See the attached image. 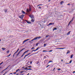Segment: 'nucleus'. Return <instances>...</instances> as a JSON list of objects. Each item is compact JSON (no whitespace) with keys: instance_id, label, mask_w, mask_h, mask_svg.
Here are the masks:
<instances>
[{"instance_id":"obj_58","label":"nucleus","mask_w":75,"mask_h":75,"mask_svg":"<svg viewBox=\"0 0 75 75\" xmlns=\"http://www.w3.org/2000/svg\"><path fill=\"white\" fill-rule=\"evenodd\" d=\"M40 6H42V4H39Z\"/></svg>"},{"instance_id":"obj_29","label":"nucleus","mask_w":75,"mask_h":75,"mask_svg":"<svg viewBox=\"0 0 75 75\" xmlns=\"http://www.w3.org/2000/svg\"><path fill=\"white\" fill-rule=\"evenodd\" d=\"M18 71H20V69H18L17 70H16V72H18Z\"/></svg>"},{"instance_id":"obj_59","label":"nucleus","mask_w":75,"mask_h":75,"mask_svg":"<svg viewBox=\"0 0 75 75\" xmlns=\"http://www.w3.org/2000/svg\"><path fill=\"white\" fill-rule=\"evenodd\" d=\"M40 6V4L38 5L37 6V7H38V6Z\"/></svg>"},{"instance_id":"obj_33","label":"nucleus","mask_w":75,"mask_h":75,"mask_svg":"<svg viewBox=\"0 0 75 75\" xmlns=\"http://www.w3.org/2000/svg\"><path fill=\"white\" fill-rule=\"evenodd\" d=\"M57 28H54V29L53 30H57Z\"/></svg>"},{"instance_id":"obj_31","label":"nucleus","mask_w":75,"mask_h":75,"mask_svg":"<svg viewBox=\"0 0 75 75\" xmlns=\"http://www.w3.org/2000/svg\"><path fill=\"white\" fill-rule=\"evenodd\" d=\"M9 52V50H8L7 52H7V53H8Z\"/></svg>"},{"instance_id":"obj_57","label":"nucleus","mask_w":75,"mask_h":75,"mask_svg":"<svg viewBox=\"0 0 75 75\" xmlns=\"http://www.w3.org/2000/svg\"><path fill=\"white\" fill-rule=\"evenodd\" d=\"M73 74H74V73H75V71H74L73 72Z\"/></svg>"},{"instance_id":"obj_39","label":"nucleus","mask_w":75,"mask_h":75,"mask_svg":"<svg viewBox=\"0 0 75 75\" xmlns=\"http://www.w3.org/2000/svg\"><path fill=\"white\" fill-rule=\"evenodd\" d=\"M5 70H6V69H4L3 71H2V72H1V73H2V72H3L4 71H5Z\"/></svg>"},{"instance_id":"obj_41","label":"nucleus","mask_w":75,"mask_h":75,"mask_svg":"<svg viewBox=\"0 0 75 75\" xmlns=\"http://www.w3.org/2000/svg\"><path fill=\"white\" fill-rule=\"evenodd\" d=\"M20 75H24V74H22L21 73V74H20Z\"/></svg>"},{"instance_id":"obj_4","label":"nucleus","mask_w":75,"mask_h":75,"mask_svg":"<svg viewBox=\"0 0 75 75\" xmlns=\"http://www.w3.org/2000/svg\"><path fill=\"white\" fill-rule=\"evenodd\" d=\"M24 15H21L19 16V18H21V19H23V18H24Z\"/></svg>"},{"instance_id":"obj_43","label":"nucleus","mask_w":75,"mask_h":75,"mask_svg":"<svg viewBox=\"0 0 75 75\" xmlns=\"http://www.w3.org/2000/svg\"><path fill=\"white\" fill-rule=\"evenodd\" d=\"M25 72V71H21V72H20V73H23V72Z\"/></svg>"},{"instance_id":"obj_53","label":"nucleus","mask_w":75,"mask_h":75,"mask_svg":"<svg viewBox=\"0 0 75 75\" xmlns=\"http://www.w3.org/2000/svg\"><path fill=\"white\" fill-rule=\"evenodd\" d=\"M39 8L40 9H41V7L40 6H39Z\"/></svg>"},{"instance_id":"obj_24","label":"nucleus","mask_w":75,"mask_h":75,"mask_svg":"<svg viewBox=\"0 0 75 75\" xmlns=\"http://www.w3.org/2000/svg\"><path fill=\"white\" fill-rule=\"evenodd\" d=\"M73 56H74V55L72 54L71 56V58H72L73 57Z\"/></svg>"},{"instance_id":"obj_14","label":"nucleus","mask_w":75,"mask_h":75,"mask_svg":"<svg viewBox=\"0 0 75 75\" xmlns=\"http://www.w3.org/2000/svg\"><path fill=\"white\" fill-rule=\"evenodd\" d=\"M2 50L3 51H4V50H6V49L4 47H2Z\"/></svg>"},{"instance_id":"obj_62","label":"nucleus","mask_w":75,"mask_h":75,"mask_svg":"<svg viewBox=\"0 0 75 75\" xmlns=\"http://www.w3.org/2000/svg\"><path fill=\"white\" fill-rule=\"evenodd\" d=\"M29 74H30V73H28V74H27V75H29Z\"/></svg>"},{"instance_id":"obj_21","label":"nucleus","mask_w":75,"mask_h":75,"mask_svg":"<svg viewBox=\"0 0 75 75\" xmlns=\"http://www.w3.org/2000/svg\"><path fill=\"white\" fill-rule=\"evenodd\" d=\"M11 54H10L6 56V57H10L11 56Z\"/></svg>"},{"instance_id":"obj_48","label":"nucleus","mask_w":75,"mask_h":75,"mask_svg":"<svg viewBox=\"0 0 75 75\" xmlns=\"http://www.w3.org/2000/svg\"><path fill=\"white\" fill-rule=\"evenodd\" d=\"M12 74H13L12 73H10L9 74V75H12Z\"/></svg>"},{"instance_id":"obj_40","label":"nucleus","mask_w":75,"mask_h":75,"mask_svg":"<svg viewBox=\"0 0 75 75\" xmlns=\"http://www.w3.org/2000/svg\"><path fill=\"white\" fill-rule=\"evenodd\" d=\"M5 70H6V69H4L3 71H2V72H1V73H2V72H3L4 71H5Z\"/></svg>"},{"instance_id":"obj_2","label":"nucleus","mask_w":75,"mask_h":75,"mask_svg":"<svg viewBox=\"0 0 75 75\" xmlns=\"http://www.w3.org/2000/svg\"><path fill=\"white\" fill-rule=\"evenodd\" d=\"M24 50H25V48H23V49L21 50L19 52H18V53L16 54V57H17L18 56L19 54H20V52H21V51H23Z\"/></svg>"},{"instance_id":"obj_50","label":"nucleus","mask_w":75,"mask_h":75,"mask_svg":"<svg viewBox=\"0 0 75 75\" xmlns=\"http://www.w3.org/2000/svg\"><path fill=\"white\" fill-rule=\"evenodd\" d=\"M30 54H31V53H30L28 54V55H30Z\"/></svg>"},{"instance_id":"obj_44","label":"nucleus","mask_w":75,"mask_h":75,"mask_svg":"<svg viewBox=\"0 0 75 75\" xmlns=\"http://www.w3.org/2000/svg\"><path fill=\"white\" fill-rule=\"evenodd\" d=\"M49 37V35L46 36V37Z\"/></svg>"},{"instance_id":"obj_10","label":"nucleus","mask_w":75,"mask_h":75,"mask_svg":"<svg viewBox=\"0 0 75 75\" xmlns=\"http://www.w3.org/2000/svg\"><path fill=\"white\" fill-rule=\"evenodd\" d=\"M8 10V9L6 8V9L4 10V11L5 13H7V12Z\"/></svg>"},{"instance_id":"obj_46","label":"nucleus","mask_w":75,"mask_h":75,"mask_svg":"<svg viewBox=\"0 0 75 75\" xmlns=\"http://www.w3.org/2000/svg\"><path fill=\"white\" fill-rule=\"evenodd\" d=\"M33 51H34L33 50H32V51L30 52H32V53H33Z\"/></svg>"},{"instance_id":"obj_25","label":"nucleus","mask_w":75,"mask_h":75,"mask_svg":"<svg viewBox=\"0 0 75 75\" xmlns=\"http://www.w3.org/2000/svg\"><path fill=\"white\" fill-rule=\"evenodd\" d=\"M50 62H52V60H51V61H49V62H48V64H49V63H50Z\"/></svg>"},{"instance_id":"obj_42","label":"nucleus","mask_w":75,"mask_h":75,"mask_svg":"<svg viewBox=\"0 0 75 75\" xmlns=\"http://www.w3.org/2000/svg\"><path fill=\"white\" fill-rule=\"evenodd\" d=\"M50 66V65H49L48 66H47L46 67L47 68L48 67Z\"/></svg>"},{"instance_id":"obj_45","label":"nucleus","mask_w":75,"mask_h":75,"mask_svg":"<svg viewBox=\"0 0 75 75\" xmlns=\"http://www.w3.org/2000/svg\"><path fill=\"white\" fill-rule=\"evenodd\" d=\"M3 62H2L1 63V64H3Z\"/></svg>"},{"instance_id":"obj_5","label":"nucleus","mask_w":75,"mask_h":75,"mask_svg":"<svg viewBox=\"0 0 75 75\" xmlns=\"http://www.w3.org/2000/svg\"><path fill=\"white\" fill-rule=\"evenodd\" d=\"M28 51H29V50H28L25 52L21 56V57H23V56H24V54H25V53L27 52Z\"/></svg>"},{"instance_id":"obj_52","label":"nucleus","mask_w":75,"mask_h":75,"mask_svg":"<svg viewBox=\"0 0 75 75\" xmlns=\"http://www.w3.org/2000/svg\"><path fill=\"white\" fill-rule=\"evenodd\" d=\"M48 2H50V1H51V0H49L48 1Z\"/></svg>"},{"instance_id":"obj_30","label":"nucleus","mask_w":75,"mask_h":75,"mask_svg":"<svg viewBox=\"0 0 75 75\" xmlns=\"http://www.w3.org/2000/svg\"><path fill=\"white\" fill-rule=\"evenodd\" d=\"M19 50V49H18L17 50V51L16 52V53H17V52H18V51Z\"/></svg>"},{"instance_id":"obj_19","label":"nucleus","mask_w":75,"mask_h":75,"mask_svg":"<svg viewBox=\"0 0 75 75\" xmlns=\"http://www.w3.org/2000/svg\"><path fill=\"white\" fill-rule=\"evenodd\" d=\"M28 54L27 55H26L25 56V57H24V59H25V57H27V56H28Z\"/></svg>"},{"instance_id":"obj_27","label":"nucleus","mask_w":75,"mask_h":75,"mask_svg":"<svg viewBox=\"0 0 75 75\" xmlns=\"http://www.w3.org/2000/svg\"><path fill=\"white\" fill-rule=\"evenodd\" d=\"M48 52H52V50H49L47 51Z\"/></svg>"},{"instance_id":"obj_18","label":"nucleus","mask_w":75,"mask_h":75,"mask_svg":"<svg viewBox=\"0 0 75 75\" xmlns=\"http://www.w3.org/2000/svg\"><path fill=\"white\" fill-rule=\"evenodd\" d=\"M22 13H23L24 14H25V12H24V11H22Z\"/></svg>"},{"instance_id":"obj_64","label":"nucleus","mask_w":75,"mask_h":75,"mask_svg":"<svg viewBox=\"0 0 75 75\" xmlns=\"http://www.w3.org/2000/svg\"><path fill=\"white\" fill-rule=\"evenodd\" d=\"M5 74H6V73H4L3 75H4Z\"/></svg>"},{"instance_id":"obj_17","label":"nucleus","mask_w":75,"mask_h":75,"mask_svg":"<svg viewBox=\"0 0 75 75\" xmlns=\"http://www.w3.org/2000/svg\"><path fill=\"white\" fill-rule=\"evenodd\" d=\"M70 33H71V31H69L68 33H67V35H69V34H70Z\"/></svg>"},{"instance_id":"obj_15","label":"nucleus","mask_w":75,"mask_h":75,"mask_svg":"<svg viewBox=\"0 0 75 75\" xmlns=\"http://www.w3.org/2000/svg\"><path fill=\"white\" fill-rule=\"evenodd\" d=\"M64 3V2L63 1H62L60 2V4H62V3Z\"/></svg>"},{"instance_id":"obj_1","label":"nucleus","mask_w":75,"mask_h":75,"mask_svg":"<svg viewBox=\"0 0 75 75\" xmlns=\"http://www.w3.org/2000/svg\"><path fill=\"white\" fill-rule=\"evenodd\" d=\"M31 10H32V9H31V7L30 6H29V9H27L26 12H27V13H29V12H30V11H31Z\"/></svg>"},{"instance_id":"obj_49","label":"nucleus","mask_w":75,"mask_h":75,"mask_svg":"<svg viewBox=\"0 0 75 75\" xmlns=\"http://www.w3.org/2000/svg\"><path fill=\"white\" fill-rule=\"evenodd\" d=\"M33 49H34V47H32V48L31 49L33 50Z\"/></svg>"},{"instance_id":"obj_9","label":"nucleus","mask_w":75,"mask_h":75,"mask_svg":"<svg viewBox=\"0 0 75 75\" xmlns=\"http://www.w3.org/2000/svg\"><path fill=\"white\" fill-rule=\"evenodd\" d=\"M29 17H30V18H33L34 17H33V15H29Z\"/></svg>"},{"instance_id":"obj_61","label":"nucleus","mask_w":75,"mask_h":75,"mask_svg":"<svg viewBox=\"0 0 75 75\" xmlns=\"http://www.w3.org/2000/svg\"><path fill=\"white\" fill-rule=\"evenodd\" d=\"M67 5H70V4H67Z\"/></svg>"},{"instance_id":"obj_20","label":"nucleus","mask_w":75,"mask_h":75,"mask_svg":"<svg viewBox=\"0 0 75 75\" xmlns=\"http://www.w3.org/2000/svg\"><path fill=\"white\" fill-rule=\"evenodd\" d=\"M31 21H32V22H34V20L33 19H32V20H31Z\"/></svg>"},{"instance_id":"obj_22","label":"nucleus","mask_w":75,"mask_h":75,"mask_svg":"<svg viewBox=\"0 0 75 75\" xmlns=\"http://www.w3.org/2000/svg\"><path fill=\"white\" fill-rule=\"evenodd\" d=\"M16 53H17V52H15L14 53V54H13V57H14V55H15V54H16Z\"/></svg>"},{"instance_id":"obj_3","label":"nucleus","mask_w":75,"mask_h":75,"mask_svg":"<svg viewBox=\"0 0 75 75\" xmlns=\"http://www.w3.org/2000/svg\"><path fill=\"white\" fill-rule=\"evenodd\" d=\"M41 38V37L39 36V37H36L34 39H33L30 42H31L32 41H33L34 40H37L38 38Z\"/></svg>"},{"instance_id":"obj_13","label":"nucleus","mask_w":75,"mask_h":75,"mask_svg":"<svg viewBox=\"0 0 75 75\" xmlns=\"http://www.w3.org/2000/svg\"><path fill=\"white\" fill-rule=\"evenodd\" d=\"M73 20H74V18H73V19H72V20H71V21H70L69 22V23L68 24V25H69V24H70V23H71V22H72V21H73Z\"/></svg>"},{"instance_id":"obj_35","label":"nucleus","mask_w":75,"mask_h":75,"mask_svg":"<svg viewBox=\"0 0 75 75\" xmlns=\"http://www.w3.org/2000/svg\"><path fill=\"white\" fill-rule=\"evenodd\" d=\"M32 67L31 66L28 67V68H32Z\"/></svg>"},{"instance_id":"obj_34","label":"nucleus","mask_w":75,"mask_h":75,"mask_svg":"<svg viewBox=\"0 0 75 75\" xmlns=\"http://www.w3.org/2000/svg\"><path fill=\"white\" fill-rule=\"evenodd\" d=\"M28 67H26V69H25V70H26V69H27V70H28V68H27Z\"/></svg>"},{"instance_id":"obj_28","label":"nucleus","mask_w":75,"mask_h":75,"mask_svg":"<svg viewBox=\"0 0 75 75\" xmlns=\"http://www.w3.org/2000/svg\"><path fill=\"white\" fill-rule=\"evenodd\" d=\"M39 64V61H37L36 62V64Z\"/></svg>"},{"instance_id":"obj_38","label":"nucleus","mask_w":75,"mask_h":75,"mask_svg":"<svg viewBox=\"0 0 75 75\" xmlns=\"http://www.w3.org/2000/svg\"><path fill=\"white\" fill-rule=\"evenodd\" d=\"M60 70H61V69H60V68H59L57 69V71H60Z\"/></svg>"},{"instance_id":"obj_26","label":"nucleus","mask_w":75,"mask_h":75,"mask_svg":"<svg viewBox=\"0 0 75 75\" xmlns=\"http://www.w3.org/2000/svg\"><path fill=\"white\" fill-rule=\"evenodd\" d=\"M42 52H48V51L46 50H43Z\"/></svg>"},{"instance_id":"obj_36","label":"nucleus","mask_w":75,"mask_h":75,"mask_svg":"<svg viewBox=\"0 0 75 75\" xmlns=\"http://www.w3.org/2000/svg\"><path fill=\"white\" fill-rule=\"evenodd\" d=\"M72 62V60H71L69 62V63H70V64H71V63Z\"/></svg>"},{"instance_id":"obj_37","label":"nucleus","mask_w":75,"mask_h":75,"mask_svg":"<svg viewBox=\"0 0 75 75\" xmlns=\"http://www.w3.org/2000/svg\"><path fill=\"white\" fill-rule=\"evenodd\" d=\"M46 45H47V44H44V47H45Z\"/></svg>"},{"instance_id":"obj_12","label":"nucleus","mask_w":75,"mask_h":75,"mask_svg":"<svg viewBox=\"0 0 75 75\" xmlns=\"http://www.w3.org/2000/svg\"><path fill=\"white\" fill-rule=\"evenodd\" d=\"M39 48H40L39 47H38L35 50H33V51H34L35 52L36 51H37V50H38Z\"/></svg>"},{"instance_id":"obj_55","label":"nucleus","mask_w":75,"mask_h":75,"mask_svg":"<svg viewBox=\"0 0 75 75\" xmlns=\"http://www.w3.org/2000/svg\"><path fill=\"white\" fill-rule=\"evenodd\" d=\"M8 71H7L5 72V74H7V73H8Z\"/></svg>"},{"instance_id":"obj_56","label":"nucleus","mask_w":75,"mask_h":75,"mask_svg":"<svg viewBox=\"0 0 75 75\" xmlns=\"http://www.w3.org/2000/svg\"><path fill=\"white\" fill-rule=\"evenodd\" d=\"M32 62H30V64H32Z\"/></svg>"},{"instance_id":"obj_63","label":"nucleus","mask_w":75,"mask_h":75,"mask_svg":"<svg viewBox=\"0 0 75 75\" xmlns=\"http://www.w3.org/2000/svg\"><path fill=\"white\" fill-rule=\"evenodd\" d=\"M17 75H19V74H16Z\"/></svg>"},{"instance_id":"obj_16","label":"nucleus","mask_w":75,"mask_h":75,"mask_svg":"<svg viewBox=\"0 0 75 75\" xmlns=\"http://www.w3.org/2000/svg\"><path fill=\"white\" fill-rule=\"evenodd\" d=\"M69 53H70V51H69V50H67V54H69Z\"/></svg>"},{"instance_id":"obj_7","label":"nucleus","mask_w":75,"mask_h":75,"mask_svg":"<svg viewBox=\"0 0 75 75\" xmlns=\"http://www.w3.org/2000/svg\"><path fill=\"white\" fill-rule=\"evenodd\" d=\"M28 40H29V39H28L27 40H25L23 41V44H24V42H27V41H28Z\"/></svg>"},{"instance_id":"obj_8","label":"nucleus","mask_w":75,"mask_h":75,"mask_svg":"<svg viewBox=\"0 0 75 75\" xmlns=\"http://www.w3.org/2000/svg\"><path fill=\"white\" fill-rule=\"evenodd\" d=\"M25 21H26V22H27V23H28V24H31V22L28 21L27 20H25Z\"/></svg>"},{"instance_id":"obj_60","label":"nucleus","mask_w":75,"mask_h":75,"mask_svg":"<svg viewBox=\"0 0 75 75\" xmlns=\"http://www.w3.org/2000/svg\"><path fill=\"white\" fill-rule=\"evenodd\" d=\"M8 68V67H7L6 68V69H7V68Z\"/></svg>"},{"instance_id":"obj_6","label":"nucleus","mask_w":75,"mask_h":75,"mask_svg":"<svg viewBox=\"0 0 75 75\" xmlns=\"http://www.w3.org/2000/svg\"><path fill=\"white\" fill-rule=\"evenodd\" d=\"M65 47L60 48H55V49H56V50H63V49H65Z\"/></svg>"},{"instance_id":"obj_23","label":"nucleus","mask_w":75,"mask_h":75,"mask_svg":"<svg viewBox=\"0 0 75 75\" xmlns=\"http://www.w3.org/2000/svg\"><path fill=\"white\" fill-rule=\"evenodd\" d=\"M34 54H35V53L32 54L31 55H30L29 56V57H28V58H29L30 57H31V56L32 55H34Z\"/></svg>"},{"instance_id":"obj_47","label":"nucleus","mask_w":75,"mask_h":75,"mask_svg":"<svg viewBox=\"0 0 75 75\" xmlns=\"http://www.w3.org/2000/svg\"><path fill=\"white\" fill-rule=\"evenodd\" d=\"M17 74V73L16 72L13 73L14 74Z\"/></svg>"},{"instance_id":"obj_11","label":"nucleus","mask_w":75,"mask_h":75,"mask_svg":"<svg viewBox=\"0 0 75 75\" xmlns=\"http://www.w3.org/2000/svg\"><path fill=\"white\" fill-rule=\"evenodd\" d=\"M54 23H50L48 25V26L50 25H53V24H54Z\"/></svg>"},{"instance_id":"obj_51","label":"nucleus","mask_w":75,"mask_h":75,"mask_svg":"<svg viewBox=\"0 0 75 75\" xmlns=\"http://www.w3.org/2000/svg\"><path fill=\"white\" fill-rule=\"evenodd\" d=\"M55 68H54V69H53V71H54V70H55Z\"/></svg>"},{"instance_id":"obj_54","label":"nucleus","mask_w":75,"mask_h":75,"mask_svg":"<svg viewBox=\"0 0 75 75\" xmlns=\"http://www.w3.org/2000/svg\"><path fill=\"white\" fill-rule=\"evenodd\" d=\"M36 46H38V43H37V44H36Z\"/></svg>"},{"instance_id":"obj_32","label":"nucleus","mask_w":75,"mask_h":75,"mask_svg":"<svg viewBox=\"0 0 75 75\" xmlns=\"http://www.w3.org/2000/svg\"><path fill=\"white\" fill-rule=\"evenodd\" d=\"M28 70H32V69L31 68L28 69Z\"/></svg>"}]
</instances>
